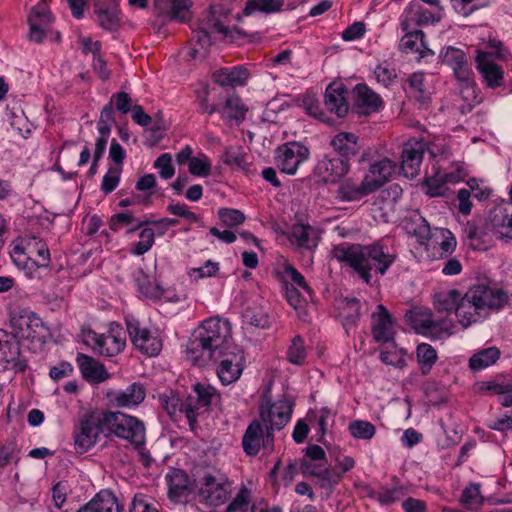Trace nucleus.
Listing matches in <instances>:
<instances>
[{"label": "nucleus", "mask_w": 512, "mask_h": 512, "mask_svg": "<svg viewBox=\"0 0 512 512\" xmlns=\"http://www.w3.org/2000/svg\"><path fill=\"white\" fill-rule=\"evenodd\" d=\"M405 13L410 16L414 25L421 26L434 21V15L431 11L424 9L418 3L411 2L406 8Z\"/></svg>", "instance_id": "09e8293b"}, {"label": "nucleus", "mask_w": 512, "mask_h": 512, "mask_svg": "<svg viewBox=\"0 0 512 512\" xmlns=\"http://www.w3.org/2000/svg\"><path fill=\"white\" fill-rule=\"evenodd\" d=\"M310 157L308 146L299 141H289L275 150L276 167L287 175L296 174L299 166Z\"/></svg>", "instance_id": "0eeeda50"}, {"label": "nucleus", "mask_w": 512, "mask_h": 512, "mask_svg": "<svg viewBox=\"0 0 512 512\" xmlns=\"http://www.w3.org/2000/svg\"><path fill=\"white\" fill-rule=\"evenodd\" d=\"M193 392L197 395L203 411H206L211 405H216L220 401V394L210 385L197 383L193 386Z\"/></svg>", "instance_id": "c03bdc74"}, {"label": "nucleus", "mask_w": 512, "mask_h": 512, "mask_svg": "<svg viewBox=\"0 0 512 512\" xmlns=\"http://www.w3.org/2000/svg\"><path fill=\"white\" fill-rule=\"evenodd\" d=\"M202 410L203 407L200 405V401L195 393L190 394L185 400H182V404H180L179 408V412L185 414L191 428H193Z\"/></svg>", "instance_id": "49530a36"}, {"label": "nucleus", "mask_w": 512, "mask_h": 512, "mask_svg": "<svg viewBox=\"0 0 512 512\" xmlns=\"http://www.w3.org/2000/svg\"><path fill=\"white\" fill-rule=\"evenodd\" d=\"M53 17L45 0H41L34 7V42L42 43L44 40L58 42L60 33L53 29Z\"/></svg>", "instance_id": "4468645a"}, {"label": "nucleus", "mask_w": 512, "mask_h": 512, "mask_svg": "<svg viewBox=\"0 0 512 512\" xmlns=\"http://www.w3.org/2000/svg\"><path fill=\"white\" fill-rule=\"evenodd\" d=\"M93 350L105 357L118 355L125 347V338L123 332L119 329H111L106 334L93 333Z\"/></svg>", "instance_id": "dca6fc26"}, {"label": "nucleus", "mask_w": 512, "mask_h": 512, "mask_svg": "<svg viewBox=\"0 0 512 512\" xmlns=\"http://www.w3.org/2000/svg\"><path fill=\"white\" fill-rule=\"evenodd\" d=\"M283 6L284 0H248L243 11L245 15H251L256 11L272 14L280 12Z\"/></svg>", "instance_id": "79ce46f5"}, {"label": "nucleus", "mask_w": 512, "mask_h": 512, "mask_svg": "<svg viewBox=\"0 0 512 512\" xmlns=\"http://www.w3.org/2000/svg\"><path fill=\"white\" fill-rule=\"evenodd\" d=\"M155 232L151 228H144L139 234L140 241L135 243L131 249V253L141 256L148 252L154 244Z\"/></svg>", "instance_id": "5fc2aeb1"}, {"label": "nucleus", "mask_w": 512, "mask_h": 512, "mask_svg": "<svg viewBox=\"0 0 512 512\" xmlns=\"http://www.w3.org/2000/svg\"><path fill=\"white\" fill-rule=\"evenodd\" d=\"M10 322L16 338L29 340L32 337V312L29 308H15L11 313Z\"/></svg>", "instance_id": "c85d7f7f"}, {"label": "nucleus", "mask_w": 512, "mask_h": 512, "mask_svg": "<svg viewBox=\"0 0 512 512\" xmlns=\"http://www.w3.org/2000/svg\"><path fill=\"white\" fill-rule=\"evenodd\" d=\"M395 167V164L388 158L381 159L370 165L363 179L367 182L371 191L375 192L388 182L394 173Z\"/></svg>", "instance_id": "4be33fe9"}, {"label": "nucleus", "mask_w": 512, "mask_h": 512, "mask_svg": "<svg viewBox=\"0 0 512 512\" xmlns=\"http://www.w3.org/2000/svg\"><path fill=\"white\" fill-rule=\"evenodd\" d=\"M207 25L213 28L216 33L222 34L226 38L237 39L246 36V33L239 27L229 28L218 19L213 11L208 13Z\"/></svg>", "instance_id": "a18cd8bd"}, {"label": "nucleus", "mask_w": 512, "mask_h": 512, "mask_svg": "<svg viewBox=\"0 0 512 512\" xmlns=\"http://www.w3.org/2000/svg\"><path fill=\"white\" fill-rule=\"evenodd\" d=\"M456 316L464 328L477 322L481 317H485L483 313H480V309L476 308V302L470 298L468 291L464 295L460 294Z\"/></svg>", "instance_id": "c756f323"}, {"label": "nucleus", "mask_w": 512, "mask_h": 512, "mask_svg": "<svg viewBox=\"0 0 512 512\" xmlns=\"http://www.w3.org/2000/svg\"><path fill=\"white\" fill-rule=\"evenodd\" d=\"M461 501L465 506L468 507L481 504L483 502V497L480 492V484L470 483L463 490Z\"/></svg>", "instance_id": "bf43d9fd"}, {"label": "nucleus", "mask_w": 512, "mask_h": 512, "mask_svg": "<svg viewBox=\"0 0 512 512\" xmlns=\"http://www.w3.org/2000/svg\"><path fill=\"white\" fill-rule=\"evenodd\" d=\"M455 181L453 174H445L442 181L433 178H427L424 184L427 186V194L431 197L442 196L445 193V183Z\"/></svg>", "instance_id": "4d7b16f0"}, {"label": "nucleus", "mask_w": 512, "mask_h": 512, "mask_svg": "<svg viewBox=\"0 0 512 512\" xmlns=\"http://www.w3.org/2000/svg\"><path fill=\"white\" fill-rule=\"evenodd\" d=\"M243 318L247 324L258 328H267L270 324L268 315L259 307H248Z\"/></svg>", "instance_id": "603ef678"}, {"label": "nucleus", "mask_w": 512, "mask_h": 512, "mask_svg": "<svg viewBox=\"0 0 512 512\" xmlns=\"http://www.w3.org/2000/svg\"><path fill=\"white\" fill-rule=\"evenodd\" d=\"M499 357L500 350L491 346L473 354L469 359V367L473 371H479L496 363Z\"/></svg>", "instance_id": "e433bc0d"}, {"label": "nucleus", "mask_w": 512, "mask_h": 512, "mask_svg": "<svg viewBox=\"0 0 512 512\" xmlns=\"http://www.w3.org/2000/svg\"><path fill=\"white\" fill-rule=\"evenodd\" d=\"M127 331L134 346L143 354L156 356L162 349L161 340L151 332L142 328L136 319L126 320Z\"/></svg>", "instance_id": "ddd939ff"}, {"label": "nucleus", "mask_w": 512, "mask_h": 512, "mask_svg": "<svg viewBox=\"0 0 512 512\" xmlns=\"http://www.w3.org/2000/svg\"><path fill=\"white\" fill-rule=\"evenodd\" d=\"M306 348L304 340L300 335H296L287 351V359L294 365H302L306 359Z\"/></svg>", "instance_id": "3c124183"}, {"label": "nucleus", "mask_w": 512, "mask_h": 512, "mask_svg": "<svg viewBox=\"0 0 512 512\" xmlns=\"http://www.w3.org/2000/svg\"><path fill=\"white\" fill-rule=\"evenodd\" d=\"M94 12L97 16L98 24L106 30H116L119 26V9L115 4L107 5L101 4V0L94 3Z\"/></svg>", "instance_id": "f704fd0d"}, {"label": "nucleus", "mask_w": 512, "mask_h": 512, "mask_svg": "<svg viewBox=\"0 0 512 512\" xmlns=\"http://www.w3.org/2000/svg\"><path fill=\"white\" fill-rule=\"evenodd\" d=\"M169 497L172 500L179 501L186 497L190 492V481L187 473L180 469H173L167 475Z\"/></svg>", "instance_id": "7c9ffc66"}, {"label": "nucleus", "mask_w": 512, "mask_h": 512, "mask_svg": "<svg viewBox=\"0 0 512 512\" xmlns=\"http://www.w3.org/2000/svg\"><path fill=\"white\" fill-rule=\"evenodd\" d=\"M138 289L141 294L151 299H158L162 297L164 289L156 283H152L147 275L142 274L136 279Z\"/></svg>", "instance_id": "864d4df0"}, {"label": "nucleus", "mask_w": 512, "mask_h": 512, "mask_svg": "<svg viewBox=\"0 0 512 512\" xmlns=\"http://www.w3.org/2000/svg\"><path fill=\"white\" fill-rule=\"evenodd\" d=\"M218 112L226 121L239 124L245 119L248 108L238 95L233 94L226 98Z\"/></svg>", "instance_id": "2f4dec72"}, {"label": "nucleus", "mask_w": 512, "mask_h": 512, "mask_svg": "<svg viewBox=\"0 0 512 512\" xmlns=\"http://www.w3.org/2000/svg\"><path fill=\"white\" fill-rule=\"evenodd\" d=\"M486 228L500 239H512V204H505L492 210Z\"/></svg>", "instance_id": "f3484780"}, {"label": "nucleus", "mask_w": 512, "mask_h": 512, "mask_svg": "<svg viewBox=\"0 0 512 512\" xmlns=\"http://www.w3.org/2000/svg\"><path fill=\"white\" fill-rule=\"evenodd\" d=\"M208 360L217 364L216 371L220 381L228 385L240 378L245 357L243 350L236 344H233L219 352V355H213Z\"/></svg>", "instance_id": "39448f33"}, {"label": "nucleus", "mask_w": 512, "mask_h": 512, "mask_svg": "<svg viewBox=\"0 0 512 512\" xmlns=\"http://www.w3.org/2000/svg\"><path fill=\"white\" fill-rule=\"evenodd\" d=\"M404 356V350L398 349L395 345H393V350L381 351L380 360L387 365L402 369L406 366V360Z\"/></svg>", "instance_id": "6e6d98bb"}, {"label": "nucleus", "mask_w": 512, "mask_h": 512, "mask_svg": "<svg viewBox=\"0 0 512 512\" xmlns=\"http://www.w3.org/2000/svg\"><path fill=\"white\" fill-rule=\"evenodd\" d=\"M76 361L83 378L87 381L100 383L108 379L109 374L104 365L93 357L78 353Z\"/></svg>", "instance_id": "a878e982"}, {"label": "nucleus", "mask_w": 512, "mask_h": 512, "mask_svg": "<svg viewBox=\"0 0 512 512\" xmlns=\"http://www.w3.org/2000/svg\"><path fill=\"white\" fill-rule=\"evenodd\" d=\"M120 167H110L104 175L101 183V190L105 194H109L116 189L120 181Z\"/></svg>", "instance_id": "0e129e2a"}, {"label": "nucleus", "mask_w": 512, "mask_h": 512, "mask_svg": "<svg viewBox=\"0 0 512 512\" xmlns=\"http://www.w3.org/2000/svg\"><path fill=\"white\" fill-rule=\"evenodd\" d=\"M218 214L221 222L230 228L242 224L245 220V215L236 209L223 208Z\"/></svg>", "instance_id": "e2e57ef3"}, {"label": "nucleus", "mask_w": 512, "mask_h": 512, "mask_svg": "<svg viewBox=\"0 0 512 512\" xmlns=\"http://www.w3.org/2000/svg\"><path fill=\"white\" fill-rule=\"evenodd\" d=\"M121 509L117 497L109 490H102L77 512H121Z\"/></svg>", "instance_id": "cd10ccee"}, {"label": "nucleus", "mask_w": 512, "mask_h": 512, "mask_svg": "<svg viewBox=\"0 0 512 512\" xmlns=\"http://www.w3.org/2000/svg\"><path fill=\"white\" fill-rule=\"evenodd\" d=\"M443 64L450 67L457 81L469 88L473 83V72L469 65L466 53L454 46H447L440 52Z\"/></svg>", "instance_id": "9b49d317"}, {"label": "nucleus", "mask_w": 512, "mask_h": 512, "mask_svg": "<svg viewBox=\"0 0 512 512\" xmlns=\"http://www.w3.org/2000/svg\"><path fill=\"white\" fill-rule=\"evenodd\" d=\"M222 161L233 169L249 172L248 155L239 146L225 148Z\"/></svg>", "instance_id": "58836bf2"}, {"label": "nucleus", "mask_w": 512, "mask_h": 512, "mask_svg": "<svg viewBox=\"0 0 512 512\" xmlns=\"http://www.w3.org/2000/svg\"><path fill=\"white\" fill-rule=\"evenodd\" d=\"M331 147L338 154L337 156L350 159L359 154L362 145L359 142V137L351 132H339L330 141Z\"/></svg>", "instance_id": "5701e85b"}, {"label": "nucleus", "mask_w": 512, "mask_h": 512, "mask_svg": "<svg viewBox=\"0 0 512 512\" xmlns=\"http://www.w3.org/2000/svg\"><path fill=\"white\" fill-rule=\"evenodd\" d=\"M289 240L300 249L314 250L320 241L317 228L309 224H294L291 227Z\"/></svg>", "instance_id": "b1692460"}, {"label": "nucleus", "mask_w": 512, "mask_h": 512, "mask_svg": "<svg viewBox=\"0 0 512 512\" xmlns=\"http://www.w3.org/2000/svg\"><path fill=\"white\" fill-rule=\"evenodd\" d=\"M400 48L406 53H419L421 57L434 54V52L427 47L425 34L422 30L405 33L400 41Z\"/></svg>", "instance_id": "72a5a7b5"}, {"label": "nucleus", "mask_w": 512, "mask_h": 512, "mask_svg": "<svg viewBox=\"0 0 512 512\" xmlns=\"http://www.w3.org/2000/svg\"><path fill=\"white\" fill-rule=\"evenodd\" d=\"M348 430L355 439L370 440L376 433L375 426L365 420H354L349 423Z\"/></svg>", "instance_id": "de8ad7c7"}, {"label": "nucleus", "mask_w": 512, "mask_h": 512, "mask_svg": "<svg viewBox=\"0 0 512 512\" xmlns=\"http://www.w3.org/2000/svg\"><path fill=\"white\" fill-rule=\"evenodd\" d=\"M342 478V475L337 469H329L324 464L319 470L317 479L322 488H331L337 485Z\"/></svg>", "instance_id": "13d9d810"}, {"label": "nucleus", "mask_w": 512, "mask_h": 512, "mask_svg": "<svg viewBox=\"0 0 512 512\" xmlns=\"http://www.w3.org/2000/svg\"><path fill=\"white\" fill-rule=\"evenodd\" d=\"M154 4L159 14L172 20L187 22L191 18V0H155Z\"/></svg>", "instance_id": "393cba45"}, {"label": "nucleus", "mask_w": 512, "mask_h": 512, "mask_svg": "<svg viewBox=\"0 0 512 512\" xmlns=\"http://www.w3.org/2000/svg\"><path fill=\"white\" fill-rule=\"evenodd\" d=\"M231 483L224 475L204 473L198 480V495L210 506H220L230 497Z\"/></svg>", "instance_id": "423d86ee"}, {"label": "nucleus", "mask_w": 512, "mask_h": 512, "mask_svg": "<svg viewBox=\"0 0 512 512\" xmlns=\"http://www.w3.org/2000/svg\"><path fill=\"white\" fill-rule=\"evenodd\" d=\"M110 101H112V105L115 104L116 109L122 114H127L132 111V99L130 95L124 91L113 94Z\"/></svg>", "instance_id": "338daca9"}, {"label": "nucleus", "mask_w": 512, "mask_h": 512, "mask_svg": "<svg viewBox=\"0 0 512 512\" xmlns=\"http://www.w3.org/2000/svg\"><path fill=\"white\" fill-rule=\"evenodd\" d=\"M292 408L293 403L288 399L271 403L269 399L263 398L259 407V416L264 425L274 433L275 430H281L290 421Z\"/></svg>", "instance_id": "1a4fd4ad"}, {"label": "nucleus", "mask_w": 512, "mask_h": 512, "mask_svg": "<svg viewBox=\"0 0 512 512\" xmlns=\"http://www.w3.org/2000/svg\"><path fill=\"white\" fill-rule=\"evenodd\" d=\"M332 256L344 263L366 284H371L373 276H383L396 261V254L379 242L369 245L341 243L334 246Z\"/></svg>", "instance_id": "f257e3e1"}, {"label": "nucleus", "mask_w": 512, "mask_h": 512, "mask_svg": "<svg viewBox=\"0 0 512 512\" xmlns=\"http://www.w3.org/2000/svg\"><path fill=\"white\" fill-rule=\"evenodd\" d=\"M30 241L27 238L18 237L11 243L10 257L19 269H27L30 262L28 248Z\"/></svg>", "instance_id": "4c0bfd02"}, {"label": "nucleus", "mask_w": 512, "mask_h": 512, "mask_svg": "<svg viewBox=\"0 0 512 512\" xmlns=\"http://www.w3.org/2000/svg\"><path fill=\"white\" fill-rule=\"evenodd\" d=\"M460 292L452 289L445 292H440L435 295L434 306L438 312L451 313L457 309V304L460 298Z\"/></svg>", "instance_id": "37998d69"}, {"label": "nucleus", "mask_w": 512, "mask_h": 512, "mask_svg": "<svg viewBox=\"0 0 512 512\" xmlns=\"http://www.w3.org/2000/svg\"><path fill=\"white\" fill-rule=\"evenodd\" d=\"M361 317V303L357 298L345 299L343 308V324L345 327L356 325Z\"/></svg>", "instance_id": "8fccbe9b"}, {"label": "nucleus", "mask_w": 512, "mask_h": 512, "mask_svg": "<svg viewBox=\"0 0 512 512\" xmlns=\"http://www.w3.org/2000/svg\"><path fill=\"white\" fill-rule=\"evenodd\" d=\"M34 249L36 250L37 256L39 260H34V265L36 268H42L47 271V274H50L49 264L51 261L50 251L45 242L42 240H38L34 242Z\"/></svg>", "instance_id": "680f3d73"}, {"label": "nucleus", "mask_w": 512, "mask_h": 512, "mask_svg": "<svg viewBox=\"0 0 512 512\" xmlns=\"http://www.w3.org/2000/svg\"><path fill=\"white\" fill-rule=\"evenodd\" d=\"M371 193L373 192L364 179L358 183L352 178H346L340 181L336 190L337 198L344 202L359 201Z\"/></svg>", "instance_id": "bb28decb"}, {"label": "nucleus", "mask_w": 512, "mask_h": 512, "mask_svg": "<svg viewBox=\"0 0 512 512\" xmlns=\"http://www.w3.org/2000/svg\"><path fill=\"white\" fill-rule=\"evenodd\" d=\"M249 502V491L246 487L240 489L236 497L229 503L226 512H236L247 506Z\"/></svg>", "instance_id": "774afa93"}, {"label": "nucleus", "mask_w": 512, "mask_h": 512, "mask_svg": "<svg viewBox=\"0 0 512 512\" xmlns=\"http://www.w3.org/2000/svg\"><path fill=\"white\" fill-rule=\"evenodd\" d=\"M231 324L227 319L212 317L202 322L189 341L186 354L193 365L203 366L213 355L233 345Z\"/></svg>", "instance_id": "f03ea898"}, {"label": "nucleus", "mask_w": 512, "mask_h": 512, "mask_svg": "<svg viewBox=\"0 0 512 512\" xmlns=\"http://www.w3.org/2000/svg\"><path fill=\"white\" fill-rule=\"evenodd\" d=\"M353 109L359 115L376 112L382 104L380 97L365 84H357L353 89Z\"/></svg>", "instance_id": "aec40b11"}, {"label": "nucleus", "mask_w": 512, "mask_h": 512, "mask_svg": "<svg viewBox=\"0 0 512 512\" xmlns=\"http://www.w3.org/2000/svg\"><path fill=\"white\" fill-rule=\"evenodd\" d=\"M470 298L476 302V308L485 316L491 310H498L509 301L508 294L501 288L486 284L474 285L468 290Z\"/></svg>", "instance_id": "9d476101"}, {"label": "nucleus", "mask_w": 512, "mask_h": 512, "mask_svg": "<svg viewBox=\"0 0 512 512\" xmlns=\"http://www.w3.org/2000/svg\"><path fill=\"white\" fill-rule=\"evenodd\" d=\"M153 166L159 170L160 177L165 180L172 178L175 173L172 165V156L169 153L161 154L155 160Z\"/></svg>", "instance_id": "052dcab7"}, {"label": "nucleus", "mask_w": 512, "mask_h": 512, "mask_svg": "<svg viewBox=\"0 0 512 512\" xmlns=\"http://www.w3.org/2000/svg\"><path fill=\"white\" fill-rule=\"evenodd\" d=\"M274 444V433L261 421L253 420L247 427L243 438L242 447L248 456H256L260 448L272 450Z\"/></svg>", "instance_id": "6e6552de"}, {"label": "nucleus", "mask_w": 512, "mask_h": 512, "mask_svg": "<svg viewBox=\"0 0 512 512\" xmlns=\"http://www.w3.org/2000/svg\"><path fill=\"white\" fill-rule=\"evenodd\" d=\"M424 80V74L421 72L413 73L408 78L409 94L421 105H426L431 100L429 92L424 87Z\"/></svg>", "instance_id": "a19ab883"}, {"label": "nucleus", "mask_w": 512, "mask_h": 512, "mask_svg": "<svg viewBox=\"0 0 512 512\" xmlns=\"http://www.w3.org/2000/svg\"><path fill=\"white\" fill-rule=\"evenodd\" d=\"M475 61L477 70L489 88L494 89L503 84V69L494 62L492 53L478 50Z\"/></svg>", "instance_id": "a211bd4d"}, {"label": "nucleus", "mask_w": 512, "mask_h": 512, "mask_svg": "<svg viewBox=\"0 0 512 512\" xmlns=\"http://www.w3.org/2000/svg\"><path fill=\"white\" fill-rule=\"evenodd\" d=\"M104 421L109 434L129 442L134 449L145 446L146 427L137 417L122 412L107 411L104 412Z\"/></svg>", "instance_id": "7ed1b4c3"}, {"label": "nucleus", "mask_w": 512, "mask_h": 512, "mask_svg": "<svg viewBox=\"0 0 512 512\" xmlns=\"http://www.w3.org/2000/svg\"><path fill=\"white\" fill-rule=\"evenodd\" d=\"M219 271V263L208 260L202 267L193 268L190 270V277H194L195 280L202 279L205 277H212Z\"/></svg>", "instance_id": "69168bd1"}, {"label": "nucleus", "mask_w": 512, "mask_h": 512, "mask_svg": "<svg viewBox=\"0 0 512 512\" xmlns=\"http://www.w3.org/2000/svg\"><path fill=\"white\" fill-rule=\"evenodd\" d=\"M348 90L341 82L330 83L324 94V105L326 109L335 113L337 117H345L349 111L347 102Z\"/></svg>", "instance_id": "6ab92c4d"}, {"label": "nucleus", "mask_w": 512, "mask_h": 512, "mask_svg": "<svg viewBox=\"0 0 512 512\" xmlns=\"http://www.w3.org/2000/svg\"><path fill=\"white\" fill-rule=\"evenodd\" d=\"M425 143L422 141L408 142L402 150L401 169L406 177H414L423 159Z\"/></svg>", "instance_id": "412c9836"}, {"label": "nucleus", "mask_w": 512, "mask_h": 512, "mask_svg": "<svg viewBox=\"0 0 512 512\" xmlns=\"http://www.w3.org/2000/svg\"><path fill=\"white\" fill-rule=\"evenodd\" d=\"M249 76L248 70L236 66L233 68H222L213 74V80L220 86L236 87L243 85Z\"/></svg>", "instance_id": "473e14b6"}, {"label": "nucleus", "mask_w": 512, "mask_h": 512, "mask_svg": "<svg viewBox=\"0 0 512 512\" xmlns=\"http://www.w3.org/2000/svg\"><path fill=\"white\" fill-rule=\"evenodd\" d=\"M144 398V386L140 383H133L125 390L116 393L113 400L118 407H132L140 404Z\"/></svg>", "instance_id": "c9c22d12"}, {"label": "nucleus", "mask_w": 512, "mask_h": 512, "mask_svg": "<svg viewBox=\"0 0 512 512\" xmlns=\"http://www.w3.org/2000/svg\"><path fill=\"white\" fill-rule=\"evenodd\" d=\"M416 357L423 375H427L438 360L437 351L427 343L417 346Z\"/></svg>", "instance_id": "ea45409f"}, {"label": "nucleus", "mask_w": 512, "mask_h": 512, "mask_svg": "<svg viewBox=\"0 0 512 512\" xmlns=\"http://www.w3.org/2000/svg\"><path fill=\"white\" fill-rule=\"evenodd\" d=\"M350 167L347 159L325 155L317 161L314 174L325 184H335L349 172Z\"/></svg>", "instance_id": "f8f14e48"}, {"label": "nucleus", "mask_w": 512, "mask_h": 512, "mask_svg": "<svg viewBox=\"0 0 512 512\" xmlns=\"http://www.w3.org/2000/svg\"><path fill=\"white\" fill-rule=\"evenodd\" d=\"M107 432L104 413L88 411L82 414L73 431L74 449L83 454L99 441L101 434Z\"/></svg>", "instance_id": "20e7f679"}, {"label": "nucleus", "mask_w": 512, "mask_h": 512, "mask_svg": "<svg viewBox=\"0 0 512 512\" xmlns=\"http://www.w3.org/2000/svg\"><path fill=\"white\" fill-rule=\"evenodd\" d=\"M393 319L385 306L379 304L371 315V332L376 342L389 343L394 341L395 331Z\"/></svg>", "instance_id": "2eb2a0df"}]
</instances>
